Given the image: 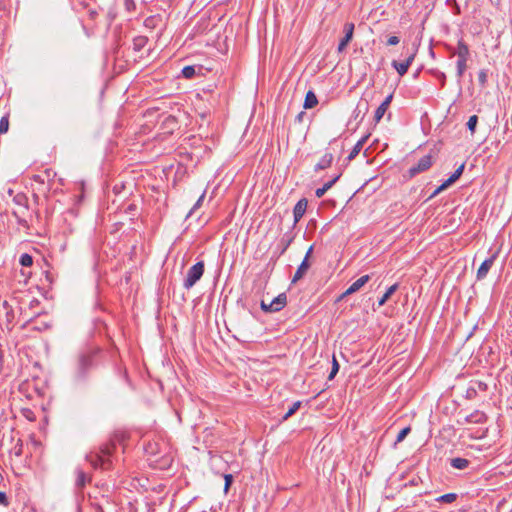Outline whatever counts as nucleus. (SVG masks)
I'll list each match as a JSON object with an SVG mask.
<instances>
[{
  "instance_id": "f257e3e1",
  "label": "nucleus",
  "mask_w": 512,
  "mask_h": 512,
  "mask_svg": "<svg viewBox=\"0 0 512 512\" xmlns=\"http://www.w3.org/2000/svg\"><path fill=\"white\" fill-rule=\"evenodd\" d=\"M126 439L125 432L116 431L113 433L109 441L102 444L98 451H92L87 456V461L94 469L110 470L113 465V453L117 443H121Z\"/></svg>"
},
{
  "instance_id": "f03ea898",
  "label": "nucleus",
  "mask_w": 512,
  "mask_h": 512,
  "mask_svg": "<svg viewBox=\"0 0 512 512\" xmlns=\"http://www.w3.org/2000/svg\"><path fill=\"white\" fill-rule=\"evenodd\" d=\"M100 350L98 348L88 349L78 355L75 377L78 380L87 378L89 372L97 366V356Z\"/></svg>"
},
{
  "instance_id": "7ed1b4c3",
  "label": "nucleus",
  "mask_w": 512,
  "mask_h": 512,
  "mask_svg": "<svg viewBox=\"0 0 512 512\" xmlns=\"http://www.w3.org/2000/svg\"><path fill=\"white\" fill-rule=\"evenodd\" d=\"M453 55L457 56L456 70L458 78H462L465 71L467 70V62L470 58V49L467 43L461 38L457 42L456 50L453 51Z\"/></svg>"
},
{
  "instance_id": "20e7f679",
  "label": "nucleus",
  "mask_w": 512,
  "mask_h": 512,
  "mask_svg": "<svg viewBox=\"0 0 512 512\" xmlns=\"http://www.w3.org/2000/svg\"><path fill=\"white\" fill-rule=\"evenodd\" d=\"M205 271L204 261H198L187 271L186 277L183 281V286L186 289H191L203 276Z\"/></svg>"
},
{
  "instance_id": "39448f33",
  "label": "nucleus",
  "mask_w": 512,
  "mask_h": 512,
  "mask_svg": "<svg viewBox=\"0 0 512 512\" xmlns=\"http://www.w3.org/2000/svg\"><path fill=\"white\" fill-rule=\"evenodd\" d=\"M13 201L18 206L21 207L20 210L13 211V215L16 217L17 223L20 226L24 227V228H28L29 227L28 221L23 217L24 210L28 209V198H27V196L25 194H23V193H18L17 195L14 196Z\"/></svg>"
},
{
  "instance_id": "423d86ee",
  "label": "nucleus",
  "mask_w": 512,
  "mask_h": 512,
  "mask_svg": "<svg viewBox=\"0 0 512 512\" xmlns=\"http://www.w3.org/2000/svg\"><path fill=\"white\" fill-rule=\"evenodd\" d=\"M433 165V159L430 154L423 156L416 165L412 166L408 169L407 173L404 177L408 179L414 178L416 175L425 172L431 168Z\"/></svg>"
},
{
  "instance_id": "0eeeda50",
  "label": "nucleus",
  "mask_w": 512,
  "mask_h": 512,
  "mask_svg": "<svg viewBox=\"0 0 512 512\" xmlns=\"http://www.w3.org/2000/svg\"><path fill=\"white\" fill-rule=\"evenodd\" d=\"M488 390V385L486 382L481 380H471L469 386L466 390V398L472 400L477 397L479 392H486Z\"/></svg>"
},
{
  "instance_id": "6e6552de",
  "label": "nucleus",
  "mask_w": 512,
  "mask_h": 512,
  "mask_svg": "<svg viewBox=\"0 0 512 512\" xmlns=\"http://www.w3.org/2000/svg\"><path fill=\"white\" fill-rule=\"evenodd\" d=\"M498 255H499V250L493 252L489 258L485 259L482 262V264L480 265V267L477 270V274H476L477 280H483L484 278H486L489 270L491 269L494 262L498 258Z\"/></svg>"
},
{
  "instance_id": "1a4fd4ad",
  "label": "nucleus",
  "mask_w": 512,
  "mask_h": 512,
  "mask_svg": "<svg viewBox=\"0 0 512 512\" xmlns=\"http://www.w3.org/2000/svg\"><path fill=\"white\" fill-rule=\"evenodd\" d=\"M354 29H355V26L353 23L351 22H347L345 23L344 25V37L341 39L339 45H338V52L341 53L343 52L347 45L349 44V42L352 40L353 38V33H354Z\"/></svg>"
},
{
  "instance_id": "9d476101",
  "label": "nucleus",
  "mask_w": 512,
  "mask_h": 512,
  "mask_svg": "<svg viewBox=\"0 0 512 512\" xmlns=\"http://www.w3.org/2000/svg\"><path fill=\"white\" fill-rule=\"evenodd\" d=\"M415 55H416V52L413 51L412 53L409 54V56L407 57V59L404 62H398L396 60L392 61V63H391L392 66L396 69V71L398 72V74L400 76H403L407 73L409 67L411 66L412 62L414 61Z\"/></svg>"
},
{
  "instance_id": "9b49d317",
  "label": "nucleus",
  "mask_w": 512,
  "mask_h": 512,
  "mask_svg": "<svg viewBox=\"0 0 512 512\" xmlns=\"http://www.w3.org/2000/svg\"><path fill=\"white\" fill-rule=\"evenodd\" d=\"M308 201L306 198H301L293 209L294 225L297 224L306 212Z\"/></svg>"
},
{
  "instance_id": "f8f14e48",
  "label": "nucleus",
  "mask_w": 512,
  "mask_h": 512,
  "mask_svg": "<svg viewBox=\"0 0 512 512\" xmlns=\"http://www.w3.org/2000/svg\"><path fill=\"white\" fill-rule=\"evenodd\" d=\"M286 304L287 296L285 293H281L269 303L270 312H278L282 310Z\"/></svg>"
},
{
  "instance_id": "ddd939ff",
  "label": "nucleus",
  "mask_w": 512,
  "mask_h": 512,
  "mask_svg": "<svg viewBox=\"0 0 512 512\" xmlns=\"http://www.w3.org/2000/svg\"><path fill=\"white\" fill-rule=\"evenodd\" d=\"M309 268H310V263H309V261H307V257H304L303 261L298 266V268L292 278V283H296L299 280H301L306 275Z\"/></svg>"
},
{
  "instance_id": "4468645a",
  "label": "nucleus",
  "mask_w": 512,
  "mask_h": 512,
  "mask_svg": "<svg viewBox=\"0 0 512 512\" xmlns=\"http://www.w3.org/2000/svg\"><path fill=\"white\" fill-rule=\"evenodd\" d=\"M369 136H370V134H367V135L363 136L360 140L357 141V143L354 145V147L352 148V150L350 151V153L347 157L348 161H351L358 156V154L362 150L363 146L367 142Z\"/></svg>"
},
{
  "instance_id": "2eb2a0df",
  "label": "nucleus",
  "mask_w": 512,
  "mask_h": 512,
  "mask_svg": "<svg viewBox=\"0 0 512 512\" xmlns=\"http://www.w3.org/2000/svg\"><path fill=\"white\" fill-rule=\"evenodd\" d=\"M333 159L334 157L331 153L324 154L320 161L315 165L314 171L318 172L320 170L329 168L332 165Z\"/></svg>"
},
{
  "instance_id": "dca6fc26",
  "label": "nucleus",
  "mask_w": 512,
  "mask_h": 512,
  "mask_svg": "<svg viewBox=\"0 0 512 512\" xmlns=\"http://www.w3.org/2000/svg\"><path fill=\"white\" fill-rule=\"evenodd\" d=\"M370 280L369 275L361 276L354 283H352L349 288L346 290V294H353L360 290L368 281Z\"/></svg>"
},
{
  "instance_id": "f3484780",
  "label": "nucleus",
  "mask_w": 512,
  "mask_h": 512,
  "mask_svg": "<svg viewBox=\"0 0 512 512\" xmlns=\"http://www.w3.org/2000/svg\"><path fill=\"white\" fill-rule=\"evenodd\" d=\"M450 465L454 469L464 470L470 465V461L466 458L455 457L450 459Z\"/></svg>"
},
{
  "instance_id": "a211bd4d",
  "label": "nucleus",
  "mask_w": 512,
  "mask_h": 512,
  "mask_svg": "<svg viewBox=\"0 0 512 512\" xmlns=\"http://www.w3.org/2000/svg\"><path fill=\"white\" fill-rule=\"evenodd\" d=\"M318 104V99H317V96L316 94L309 90L307 93H306V96H305V99H304V104H303V107L305 109H312L314 108L316 105Z\"/></svg>"
},
{
  "instance_id": "6ab92c4d",
  "label": "nucleus",
  "mask_w": 512,
  "mask_h": 512,
  "mask_svg": "<svg viewBox=\"0 0 512 512\" xmlns=\"http://www.w3.org/2000/svg\"><path fill=\"white\" fill-rule=\"evenodd\" d=\"M466 420L469 423L479 424V423L486 422L487 416L484 412L475 411V412L471 413L469 416H467Z\"/></svg>"
},
{
  "instance_id": "aec40b11",
  "label": "nucleus",
  "mask_w": 512,
  "mask_h": 512,
  "mask_svg": "<svg viewBox=\"0 0 512 512\" xmlns=\"http://www.w3.org/2000/svg\"><path fill=\"white\" fill-rule=\"evenodd\" d=\"M201 70H202L201 66H199V67L192 66V65L185 66L182 69V76L186 79H192L195 75L200 74Z\"/></svg>"
},
{
  "instance_id": "412c9836",
  "label": "nucleus",
  "mask_w": 512,
  "mask_h": 512,
  "mask_svg": "<svg viewBox=\"0 0 512 512\" xmlns=\"http://www.w3.org/2000/svg\"><path fill=\"white\" fill-rule=\"evenodd\" d=\"M399 284L395 283L390 286L387 291L383 294V296L378 301V307L383 306L389 298L398 290Z\"/></svg>"
},
{
  "instance_id": "4be33fe9",
  "label": "nucleus",
  "mask_w": 512,
  "mask_h": 512,
  "mask_svg": "<svg viewBox=\"0 0 512 512\" xmlns=\"http://www.w3.org/2000/svg\"><path fill=\"white\" fill-rule=\"evenodd\" d=\"M145 452L147 455L149 456H154L156 457L157 455L160 454V448H159V443L158 442H148L145 446Z\"/></svg>"
},
{
  "instance_id": "5701e85b",
  "label": "nucleus",
  "mask_w": 512,
  "mask_h": 512,
  "mask_svg": "<svg viewBox=\"0 0 512 512\" xmlns=\"http://www.w3.org/2000/svg\"><path fill=\"white\" fill-rule=\"evenodd\" d=\"M148 38L146 36H137L133 39V50L136 52L141 51L147 44Z\"/></svg>"
},
{
  "instance_id": "b1692460",
  "label": "nucleus",
  "mask_w": 512,
  "mask_h": 512,
  "mask_svg": "<svg viewBox=\"0 0 512 512\" xmlns=\"http://www.w3.org/2000/svg\"><path fill=\"white\" fill-rule=\"evenodd\" d=\"M90 481V478L87 474L82 470H77V478H76V486L78 488H83L87 482Z\"/></svg>"
},
{
  "instance_id": "393cba45",
  "label": "nucleus",
  "mask_w": 512,
  "mask_h": 512,
  "mask_svg": "<svg viewBox=\"0 0 512 512\" xmlns=\"http://www.w3.org/2000/svg\"><path fill=\"white\" fill-rule=\"evenodd\" d=\"M301 401H296L294 402L288 409V411L282 416V419L281 421H286L288 420L292 415H294L298 410L299 408L301 407Z\"/></svg>"
},
{
  "instance_id": "a878e982",
  "label": "nucleus",
  "mask_w": 512,
  "mask_h": 512,
  "mask_svg": "<svg viewBox=\"0 0 512 512\" xmlns=\"http://www.w3.org/2000/svg\"><path fill=\"white\" fill-rule=\"evenodd\" d=\"M457 498H458V494L447 493V494L441 495L438 498H436V501L441 502V503H453L457 500Z\"/></svg>"
},
{
  "instance_id": "bb28decb",
  "label": "nucleus",
  "mask_w": 512,
  "mask_h": 512,
  "mask_svg": "<svg viewBox=\"0 0 512 512\" xmlns=\"http://www.w3.org/2000/svg\"><path fill=\"white\" fill-rule=\"evenodd\" d=\"M411 432V427L410 426H406L404 427L403 429L400 430V432L398 433L397 435V438H396V441L394 442L393 444V447L396 448L397 445L402 442L407 436L408 434Z\"/></svg>"
},
{
  "instance_id": "cd10ccee",
  "label": "nucleus",
  "mask_w": 512,
  "mask_h": 512,
  "mask_svg": "<svg viewBox=\"0 0 512 512\" xmlns=\"http://www.w3.org/2000/svg\"><path fill=\"white\" fill-rule=\"evenodd\" d=\"M177 123V118L173 115H169L165 118L163 125L170 131H173Z\"/></svg>"
},
{
  "instance_id": "c85d7f7f",
  "label": "nucleus",
  "mask_w": 512,
  "mask_h": 512,
  "mask_svg": "<svg viewBox=\"0 0 512 512\" xmlns=\"http://www.w3.org/2000/svg\"><path fill=\"white\" fill-rule=\"evenodd\" d=\"M19 263L23 267H30L33 265V257L28 253H23L19 258Z\"/></svg>"
},
{
  "instance_id": "c756f323",
  "label": "nucleus",
  "mask_w": 512,
  "mask_h": 512,
  "mask_svg": "<svg viewBox=\"0 0 512 512\" xmlns=\"http://www.w3.org/2000/svg\"><path fill=\"white\" fill-rule=\"evenodd\" d=\"M9 130V114H5L0 119V135L7 133Z\"/></svg>"
},
{
  "instance_id": "7c9ffc66",
  "label": "nucleus",
  "mask_w": 512,
  "mask_h": 512,
  "mask_svg": "<svg viewBox=\"0 0 512 512\" xmlns=\"http://www.w3.org/2000/svg\"><path fill=\"white\" fill-rule=\"evenodd\" d=\"M465 168V164H461L454 173L448 178V180L451 182V184H454L463 174Z\"/></svg>"
},
{
  "instance_id": "2f4dec72",
  "label": "nucleus",
  "mask_w": 512,
  "mask_h": 512,
  "mask_svg": "<svg viewBox=\"0 0 512 512\" xmlns=\"http://www.w3.org/2000/svg\"><path fill=\"white\" fill-rule=\"evenodd\" d=\"M477 124H478V116L477 115L470 116L468 119V122H467V128L471 132V134L475 133Z\"/></svg>"
},
{
  "instance_id": "473e14b6",
  "label": "nucleus",
  "mask_w": 512,
  "mask_h": 512,
  "mask_svg": "<svg viewBox=\"0 0 512 512\" xmlns=\"http://www.w3.org/2000/svg\"><path fill=\"white\" fill-rule=\"evenodd\" d=\"M339 368H340V365L337 361V359L335 358V356H333V359H332V368H331V371L328 375V380H333L334 377L337 375L338 371H339Z\"/></svg>"
},
{
  "instance_id": "72a5a7b5",
  "label": "nucleus",
  "mask_w": 512,
  "mask_h": 512,
  "mask_svg": "<svg viewBox=\"0 0 512 512\" xmlns=\"http://www.w3.org/2000/svg\"><path fill=\"white\" fill-rule=\"evenodd\" d=\"M387 110H388V108H386L385 106L379 105V107L376 109L375 114H374V121L376 123H379L381 121V119L383 118V116L385 115Z\"/></svg>"
},
{
  "instance_id": "f704fd0d",
  "label": "nucleus",
  "mask_w": 512,
  "mask_h": 512,
  "mask_svg": "<svg viewBox=\"0 0 512 512\" xmlns=\"http://www.w3.org/2000/svg\"><path fill=\"white\" fill-rule=\"evenodd\" d=\"M478 82H479V85L482 88L486 87L487 82H488V74H487L486 70L482 69V70L479 71V73H478Z\"/></svg>"
},
{
  "instance_id": "c9c22d12",
  "label": "nucleus",
  "mask_w": 512,
  "mask_h": 512,
  "mask_svg": "<svg viewBox=\"0 0 512 512\" xmlns=\"http://www.w3.org/2000/svg\"><path fill=\"white\" fill-rule=\"evenodd\" d=\"M21 414L23 417H25L28 421H35L36 420V415L34 413V411L30 408H23L21 409Z\"/></svg>"
},
{
  "instance_id": "e433bc0d",
  "label": "nucleus",
  "mask_w": 512,
  "mask_h": 512,
  "mask_svg": "<svg viewBox=\"0 0 512 512\" xmlns=\"http://www.w3.org/2000/svg\"><path fill=\"white\" fill-rule=\"evenodd\" d=\"M124 7L127 12H134L136 10V3L134 0H124Z\"/></svg>"
},
{
  "instance_id": "4c0bfd02",
  "label": "nucleus",
  "mask_w": 512,
  "mask_h": 512,
  "mask_svg": "<svg viewBox=\"0 0 512 512\" xmlns=\"http://www.w3.org/2000/svg\"><path fill=\"white\" fill-rule=\"evenodd\" d=\"M292 240H293L292 237H288L286 235L281 239V244L283 245V248L281 250V254H283L287 250V248L291 244Z\"/></svg>"
},
{
  "instance_id": "58836bf2",
  "label": "nucleus",
  "mask_w": 512,
  "mask_h": 512,
  "mask_svg": "<svg viewBox=\"0 0 512 512\" xmlns=\"http://www.w3.org/2000/svg\"><path fill=\"white\" fill-rule=\"evenodd\" d=\"M224 479H225L224 491L227 492L229 490L231 484L233 483V476L231 474H226L224 476Z\"/></svg>"
},
{
  "instance_id": "ea45409f",
  "label": "nucleus",
  "mask_w": 512,
  "mask_h": 512,
  "mask_svg": "<svg viewBox=\"0 0 512 512\" xmlns=\"http://www.w3.org/2000/svg\"><path fill=\"white\" fill-rule=\"evenodd\" d=\"M340 176H341V174H338L333 179H331L330 181L326 182L323 185V188L328 191L339 180Z\"/></svg>"
},
{
  "instance_id": "a19ab883",
  "label": "nucleus",
  "mask_w": 512,
  "mask_h": 512,
  "mask_svg": "<svg viewBox=\"0 0 512 512\" xmlns=\"http://www.w3.org/2000/svg\"><path fill=\"white\" fill-rule=\"evenodd\" d=\"M399 42H400L399 37H397V36H390V37L387 39L386 44H387L388 46H395V45L399 44Z\"/></svg>"
},
{
  "instance_id": "79ce46f5",
  "label": "nucleus",
  "mask_w": 512,
  "mask_h": 512,
  "mask_svg": "<svg viewBox=\"0 0 512 512\" xmlns=\"http://www.w3.org/2000/svg\"><path fill=\"white\" fill-rule=\"evenodd\" d=\"M0 505L7 507L9 505V501L5 492L0 491Z\"/></svg>"
},
{
  "instance_id": "37998d69",
  "label": "nucleus",
  "mask_w": 512,
  "mask_h": 512,
  "mask_svg": "<svg viewBox=\"0 0 512 512\" xmlns=\"http://www.w3.org/2000/svg\"><path fill=\"white\" fill-rule=\"evenodd\" d=\"M137 210V206L136 204L134 203H131L129 204L126 208H125V213H128V214H132L134 215V212Z\"/></svg>"
},
{
  "instance_id": "c03bdc74",
  "label": "nucleus",
  "mask_w": 512,
  "mask_h": 512,
  "mask_svg": "<svg viewBox=\"0 0 512 512\" xmlns=\"http://www.w3.org/2000/svg\"><path fill=\"white\" fill-rule=\"evenodd\" d=\"M451 185H452L451 182L447 179L437 188V190L440 193V192L444 191L445 189H447L448 187H450Z\"/></svg>"
},
{
  "instance_id": "a18cd8bd",
  "label": "nucleus",
  "mask_w": 512,
  "mask_h": 512,
  "mask_svg": "<svg viewBox=\"0 0 512 512\" xmlns=\"http://www.w3.org/2000/svg\"><path fill=\"white\" fill-rule=\"evenodd\" d=\"M436 77L440 80L441 86L444 87L446 81V75L443 72L438 71Z\"/></svg>"
},
{
  "instance_id": "49530a36",
  "label": "nucleus",
  "mask_w": 512,
  "mask_h": 512,
  "mask_svg": "<svg viewBox=\"0 0 512 512\" xmlns=\"http://www.w3.org/2000/svg\"><path fill=\"white\" fill-rule=\"evenodd\" d=\"M392 99H393V94H390L385 98V100L380 105L385 106L386 108H389V106L392 102Z\"/></svg>"
},
{
  "instance_id": "de8ad7c7",
  "label": "nucleus",
  "mask_w": 512,
  "mask_h": 512,
  "mask_svg": "<svg viewBox=\"0 0 512 512\" xmlns=\"http://www.w3.org/2000/svg\"><path fill=\"white\" fill-rule=\"evenodd\" d=\"M326 192H327V190H325V189L323 188V186H322L321 188H317V189L315 190V196H316L317 198H322V197L325 195V193H326Z\"/></svg>"
},
{
  "instance_id": "09e8293b",
  "label": "nucleus",
  "mask_w": 512,
  "mask_h": 512,
  "mask_svg": "<svg viewBox=\"0 0 512 512\" xmlns=\"http://www.w3.org/2000/svg\"><path fill=\"white\" fill-rule=\"evenodd\" d=\"M306 116V112L304 111H301L300 113L297 114V116L295 117V121L296 122H299L301 123L303 121V118Z\"/></svg>"
},
{
  "instance_id": "8fccbe9b",
  "label": "nucleus",
  "mask_w": 512,
  "mask_h": 512,
  "mask_svg": "<svg viewBox=\"0 0 512 512\" xmlns=\"http://www.w3.org/2000/svg\"><path fill=\"white\" fill-rule=\"evenodd\" d=\"M261 309L264 312H270L269 304H266L264 300L261 301Z\"/></svg>"
},
{
  "instance_id": "3c124183",
  "label": "nucleus",
  "mask_w": 512,
  "mask_h": 512,
  "mask_svg": "<svg viewBox=\"0 0 512 512\" xmlns=\"http://www.w3.org/2000/svg\"><path fill=\"white\" fill-rule=\"evenodd\" d=\"M204 197H205V195H204V194H202V195L199 197L198 201H197V202H196V204L194 205V209L198 208V207L201 205V203H202V201H203Z\"/></svg>"
},
{
  "instance_id": "603ef678",
  "label": "nucleus",
  "mask_w": 512,
  "mask_h": 512,
  "mask_svg": "<svg viewBox=\"0 0 512 512\" xmlns=\"http://www.w3.org/2000/svg\"><path fill=\"white\" fill-rule=\"evenodd\" d=\"M94 512H105V511L102 508V506H100L99 504H95L94 505Z\"/></svg>"
},
{
  "instance_id": "864d4df0",
  "label": "nucleus",
  "mask_w": 512,
  "mask_h": 512,
  "mask_svg": "<svg viewBox=\"0 0 512 512\" xmlns=\"http://www.w3.org/2000/svg\"><path fill=\"white\" fill-rule=\"evenodd\" d=\"M312 251H313V246H310L305 255V257H307V261H309V257L311 256Z\"/></svg>"
},
{
  "instance_id": "5fc2aeb1",
  "label": "nucleus",
  "mask_w": 512,
  "mask_h": 512,
  "mask_svg": "<svg viewBox=\"0 0 512 512\" xmlns=\"http://www.w3.org/2000/svg\"><path fill=\"white\" fill-rule=\"evenodd\" d=\"M349 294H346V291H344L337 299V301L343 300L345 297H347Z\"/></svg>"
},
{
  "instance_id": "6e6d98bb",
  "label": "nucleus",
  "mask_w": 512,
  "mask_h": 512,
  "mask_svg": "<svg viewBox=\"0 0 512 512\" xmlns=\"http://www.w3.org/2000/svg\"><path fill=\"white\" fill-rule=\"evenodd\" d=\"M446 48L448 49V51L450 52L451 56H454L453 55V51L456 50V48H453L452 46L450 45H446Z\"/></svg>"
},
{
  "instance_id": "4d7b16f0",
  "label": "nucleus",
  "mask_w": 512,
  "mask_h": 512,
  "mask_svg": "<svg viewBox=\"0 0 512 512\" xmlns=\"http://www.w3.org/2000/svg\"><path fill=\"white\" fill-rule=\"evenodd\" d=\"M439 194V191L436 189L428 198V200L434 198L435 196H437Z\"/></svg>"
},
{
  "instance_id": "13d9d810",
  "label": "nucleus",
  "mask_w": 512,
  "mask_h": 512,
  "mask_svg": "<svg viewBox=\"0 0 512 512\" xmlns=\"http://www.w3.org/2000/svg\"><path fill=\"white\" fill-rule=\"evenodd\" d=\"M89 14H90V17H91L92 19H94V18H95V16L97 15V12H96V11H94V10H91V11L89 12Z\"/></svg>"
},
{
  "instance_id": "bf43d9fd",
  "label": "nucleus",
  "mask_w": 512,
  "mask_h": 512,
  "mask_svg": "<svg viewBox=\"0 0 512 512\" xmlns=\"http://www.w3.org/2000/svg\"><path fill=\"white\" fill-rule=\"evenodd\" d=\"M164 464H168L169 461H171L170 457H163Z\"/></svg>"
},
{
  "instance_id": "052dcab7",
  "label": "nucleus",
  "mask_w": 512,
  "mask_h": 512,
  "mask_svg": "<svg viewBox=\"0 0 512 512\" xmlns=\"http://www.w3.org/2000/svg\"><path fill=\"white\" fill-rule=\"evenodd\" d=\"M204 91H208V92H211V86L209 85V87H207V89H203Z\"/></svg>"
},
{
  "instance_id": "680f3d73",
  "label": "nucleus",
  "mask_w": 512,
  "mask_h": 512,
  "mask_svg": "<svg viewBox=\"0 0 512 512\" xmlns=\"http://www.w3.org/2000/svg\"><path fill=\"white\" fill-rule=\"evenodd\" d=\"M2 360V352L0 351V361Z\"/></svg>"
}]
</instances>
